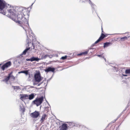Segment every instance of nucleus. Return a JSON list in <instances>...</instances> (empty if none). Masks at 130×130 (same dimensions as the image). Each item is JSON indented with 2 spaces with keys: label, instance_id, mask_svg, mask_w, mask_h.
Listing matches in <instances>:
<instances>
[{
  "label": "nucleus",
  "instance_id": "f257e3e1",
  "mask_svg": "<svg viewBox=\"0 0 130 130\" xmlns=\"http://www.w3.org/2000/svg\"><path fill=\"white\" fill-rule=\"evenodd\" d=\"M7 16L16 22L19 26L22 27L25 31L26 33L27 32H28V34H29V35L28 36L27 35L28 39L26 40V42L28 44V46H29V44H32L33 46V49H35V47L34 44L33 42L35 41L36 39L35 36L32 32L29 27L28 20L24 16L23 17L22 14H20L18 13H17V14L15 17L17 16V17L18 20L17 21L16 19H14V17H11V16L9 15H7Z\"/></svg>",
  "mask_w": 130,
  "mask_h": 130
},
{
  "label": "nucleus",
  "instance_id": "f03ea898",
  "mask_svg": "<svg viewBox=\"0 0 130 130\" xmlns=\"http://www.w3.org/2000/svg\"><path fill=\"white\" fill-rule=\"evenodd\" d=\"M5 7L8 12L10 13V16L12 17L11 16L12 15L13 17V18L15 17L17 14L16 8L15 7L11 6L9 4L7 5L4 0H0V13L4 15L6 14V11L3 10Z\"/></svg>",
  "mask_w": 130,
  "mask_h": 130
},
{
  "label": "nucleus",
  "instance_id": "7ed1b4c3",
  "mask_svg": "<svg viewBox=\"0 0 130 130\" xmlns=\"http://www.w3.org/2000/svg\"><path fill=\"white\" fill-rule=\"evenodd\" d=\"M34 80L33 81L34 85H36L39 83L42 80L43 78L41 76L39 73H37L34 75Z\"/></svg>",
  "mask_w": 130,
  "mask_h": 130
},
{
  "label": "nucleus",
  "instance_id": "20e7f679",
  "mask_svg": "<svg viewBox=\"0 0 130 130\" xmlns=\"http://www.w3.org/2000/svg\"><path fill=\"white\" fill-rule=\"evenodd\" d=\"M43 96H41L39 98H37L35 100L32 101V103H33L34 104H36L37 106H38L42 103L43 100Z\"/></svg>",
  "mask_w": 130,
  "mask_h": 130
},
{
  "label": "nucleus",
  "instance_id": "39448f33",
  "mask_svg": "<svg viewBox=\"0 0 130 130\" xmlns=\"http://www.w3.org/2000/svg\"><path fill=\"white\" fill-rule=\"evenodd\" d=\"M60 121L57 119V125L59 124L61 126L59 127V130H67L68 129L67 124L65 123H60Z\"/></svg>",
  "mask_w": 130,
  "mask_h": 130
},
{
  "label": "nucleus",
  "instance_id": "423d86ee",
  "mask_svg": "<svg viewBox=\"0 0 130 130\" xmlns=\"http://www.w3.org/2000/svg\"><path fill=\"white\" fill-rule=\"evenodd\" d=\"M80 2L83 3H89L92 7V12H93L94 10V8L96 6L92 3L90 0H80Z\"/></svg>",
  "mask_w": 130,
  "mask_h": 130
},
{
  "label": "nucleus",
  "instance_id": "0eeeda50",
  "mask_svg": "<svg viewBox=\"0 0 130 130\" xmlns=\"http://www.w3.org/2000/svg\"><path fill=\"white\" fill-rule=\"evenodd\" d=\"M55 70V68L50 67H46L44 70L45 72L47 73L49 72H54Z\"/></svg>",
  "mask_w": 130,
  "mask_h": 130
},
{
  "label": "nucleus",
  "instance_id": "6e6552de",
  "mask_svg": "<svg viewBox=\"0 0 130 130\" xmlns=\"http://www.w3.org/2000/svg\"><path fill=\"white\" fill-rule=\"evenodd\" d=\"M19 58L18 59V63L19 64L23 63L25 61V58L23 56H20V55L19 56Z\"/></svg>",
  "mask_w": 130,
  "mask_h": 130
},
{
  "label": "nucleus",
  "instance_id": "1a4fd4ad",
  "mask_svg": "<svg viewBox=\"0 0 130 130\" xmlns=\"http://www.w3.org/2000/svg\"><path fill=\"white\" fill-rule=\"evenodd\" d=\"M11 62L10 61H8L3 65L2 67L1 68L3 71H4L5 68H7L10 66H11Z\"/></svg>",
  "mask_w": 130,
  "mask_h": 130
},
{
  "label": "nucleus",
  "instance_id": "9d476101",
  "mask_svg": "<svg viewBox=\"0 0 130 130\" xmlns=\"http://www.w3.org/2000/svg\"><path fill=\"white\" fill-rule=\"evenodd\" d=\"M40 59L38 58V57H32L30 59H26V60L27 61H30L32 62L34 61H38Z\"/></svg>",
  "mask_w": 130,
  "mask_h": 130
},
{
  "label": "nucleus",
  "instance_id": "9b49d317",
  "mask_svg": "<svg viewBox=\"0 0 130 130\" xmlns=\"http://www.w3.org/2000/svg\"><path fill=\"white\" fill-rule=\"evenodd\" d=\"M39 114L40 113L36 111L34 112L31 113L30 115L32 117L36 118H37Z\"/></svg>",
  "mask_w": 130,
  "mask_h": 130
},
{
  "label": "nucleus",
  "instance_id": "f8f14e48",
  "mask_svg": "<svg viewBox=\"0 0 130 130\" xmlns=\"http://www.w3.org/2000/svg\"><path fill=\"white\" fill-rule=\"evenodd\" d=\"M105 37V36L104 35V34H103L102 33L101 36L99 38V39L95 42L94 44H96L97 43H99L100 41L102 40Z\"/></svg>",
  "mask_w": 130,
  "mask_h": 130
},
{
  "label": "nucleus",
  "instance_id": "ddd939ff",
  "mask_svg": "<svg viewBox=\"0 0 130 130\" xmlns=\"http://www.w3.org/2000/svg\"><path fill=\"white\" fill-rule=\"evenodd\" d=\"M21 97L20 99L22 100H23L28 99V95L27 94H20Z\"/></svg>",
  "mask_w": 130,
  "mask_h": 130
},
{
  "label": "nucleus",
  "instance_id": "4468645a",
  "mask_svg": "<svg viewBox=\"0 0 130 130\" xmlns=\"http://www.w3.org/2000/svg\"><path fill=\"white\" fill-rule=\"evenodd\" d=\"M46 116V115L44 113L42 115V117L40 120V122L41 123H42L44 121Z\"/></svg>",
  "mask_w": 130,
  "mask_h": 130
},
{
  "label": "nucleus",
  "instance_id": "2eb2a0df",
  "mask_svg": "<svg viewBox=\"0 0 130 130\" xmlns=\"http://www.w3.org/2000/svg\"><path fill=\"white\" fill-rule=\"evenodd\" d=\"M34 95L33 94H31L29 95H28V99L29 100H31L34 98Z\"/></svg>",
  "mask_w": 130,
  "mask_h": 130
},
{
  "label": "nucleus",
  "instance_id": "dca6fc26",
  "mask_svg": "<svg viewBox=\"0 0 130 130\" xmlns=\"http://www.w3.org/2000/svg\"><path fill=\"white\" fill-rule=\"evenodd\" d=\"M111 44V43L109 42H106L104 43V45L103 46L104 48H105L106 47H108Z\"/></svg>",
  "mask_w": 130,
  "mask_h": 130
},
{
  "label": "nucleus",
  "instance_id": "f3484780",
  "mask_svg": "<svg viewBox=\"0 0 130 130\" xmlns=\"http://www.w3.org/2000/svg\"><path fill=\"white\" fill-rule=\"evenodd\" d=\"M30 49V47H29L28 48H26V49H25L22 53V54H20V56H23V55H25L26 54V53L27 51L29 50Z\"/></svg>",
  "mask_w": 130,
  "mask_h": 130
},
{
  "label": "nucleus",
  "instance_id": "a211bd4d",
  "mask_svg": "<svg viewBox=\"0 0 130 130\" xmlns=\"http://www.w3.org/2000/svg\"><path fill=\"white\" fill-rule=\"evenodd\" d=\"M68 123V124L69 126L71 127H74V125H74V122H67Z\"/></svg>",
  "mask_w": 130,
  "mask_h": 130
},
{
  "label": "nucleus",
  "instance_id": "6ab92c4d",
  "mask_svg": "<svg viewBox=\"0 0 130 130\" xmlns=\"http://www.w3.org/2000/svg\"><path fill=\"white\" fill-rule=\"evenodd\" d=\"M11 77V74H10L8 75V76L6 77L4 80L7 83L8 80Z\"/></svg>",
  "mask_w": 130,
  "mask_h": 130
},
{
  "label": "nucleus",
  "instance_id": "aec40b11",
  "mask_svg": "<svg viewBox=\"0 0 130 130\" xmlns=\"http://www.w3.org/2000/svg\"><path fill=\"white\" fill-rule=\"evenodd\" d=\"M88 53V51H85V52H83L82 53H80L79 54H77V55L78 56H80V55H83V54L85 55V54H87Z\"/></svg>",
  "mask_w": 130,
  "mask_h": 130
},
{
  "label": "nucleus",
  "instance_id": "412c9836",
  "mask_svg": "<svg viewBox=\"0 0 130 130\" xmlns=\"http://www.w3.org/2000/svg\"><path fill=\"white\" fill-rule=\"evenodd\" d=\"M97 56L103 58L105 61H106V59L105 58H104V56L103 55V54H102L100 55H97Z\"/></svg>",
  "mask_w": 130,
  "mask_h": 130
},
{
  "label": "nucleus",
  "instance_id": "4be33fe9",
  "mask_svg": "<svg viewBox=\"0 0 130 130\" xmlns=\"http://www.w3.org/2000/svg\"><path fill=\"white\" fill-rule=\"evenodd\" d=\"M125 73L126 74H130V69L126 70Z\"/></svg>",
  "mask_w": 130,
  "mask_h": 130
},
{
  "label": "nucleus",
  "instance_id": "5701e85b",
  "mask_svg": "<svg viewBox=\"0 0 130 130\" xmlns=\"http://www.w3.org/2000/svg\"><path fill=\"white\" fill-rule=\"evenodd\" d=\"M48 56H49V55H43L42 56V59H45L46 58L48 57Z\"/></svg>",
  "mask_w": 130,
  "mask_h": 130
},
{
  "label": "nucleus",
  "instance_id": "b1692460",
  "mask_svg": "<svg viewBox=\"0 0 130 130\" xmlns=\"http://www.w3.org/2000/svg\"><path fill=\"white\" fill-rule=\"evenodd\" d=\"M127 37H122L121 38V39L122 41H124V40H126L127 39Z\"/></svg>",
  "mask_w": 130,
  "mask_h": 130
},
{
  "label": "nucleus",
  "instance_id": "393cba45",
  "mask_svg": "<svg viewBox=\"0 0 130 130\" xmlns=\"http://www.w3.org/2000/svg\"><path fill=\"white\" fill-rule=\"evenodd\" d=\"M12 87L13 88H14V90L18 89H19V87L17 86H12Z\"/></svg>",
  "mask_w": 130,
  "mask_h": 130
},
{
  "label": "nucleus",
  "instance_id": "a878e982",
  "mask_svg": "<svg viewBox=\"0 0 130 130\" xmlns=\"http://www.w3.org/2000/svg\"><path fill=\"white\" fill-rule=\"evenodd\" d=\"M67 56H64L62 57L61 59H63V60H64L66 59L67 58Z\"/></svg>",
  "mask_w": 130,
  "mask_h": 130
},
{
  "label": "nucleus",
  "instance_id": "bb28decb",
  "mask_svg": "<svg viewBox=\"0 0 130 130\" xmlns=\"http://www.w3.org/2000/svg\"><path fill=\"white\" fill-rule=\"evenodd\" d=\"M11 79L12 80H14L15 79V77L12 75L11 76Z\"/></svg>",
  "mask_w": 130,
  "mask_h": 130
},
{
  "label": "nucleus",
  "instance_id": "cd10ccee",
  "mask_svg": "<svg viewBox=\"0 0 130 130\" xmlns=\"http://www.w3.org/2000/svg\"><path fill=\"white\" fill-rule=\"evenodd\" d=\"M74 125H74V127H78V124H76L75 123H74Z\"/></svg>",
  "mask_w": 130,
  "mask_h": 130
},
{
  "label": "nucleus",
  "instance_id": "c85d7f7f",
  "mask_svg": "<svg viewBox=\"0 0 130 130\" xmlns=\"http://www.w3.org/2000/svg\"><path fill=\"white\" fill-rule=\"evenodd\" d=\"M43 83V82H41L40 83H38L37 84H38V86H39L40 85L42 84Z\"/></svg>",
  "mask_w": 130,
  "mask_h": 130
},
{
  "label": "nucleus",
  "instance_id": "c756f323",
  "mask_svg": "<svg viewBox=\"0 0 130 130\" xmlns=\"http://www.w3.org/2000/svg\"><path fill=\"white\" fill-rule=\"evenodd\" d=\"M117 119H115V120H114L112 122H111V123H115L116 121L117 120Z\"/></svg>",
  "mask_w": 130,
  "mask_h": 130
},
{
  "label": "nucleus",
  "instance_id": "7c9ffc66",
  "mask_svg": "<svg viewBox=\"0 0 130 130\" xmlns=\"http://www.w3.org/2000/svg\"><path fill=\"white\" fill-rule=\"evenodd\" d=\"M122 77L123 76H127V75H126V74H122Z\"/></svg>",
  "mask_w": 130,
  "mask_h": 130
},
{
  "label": "nucleus",
  "instance_id": "2f4dec72",
  "mask_svg": "<svg viewBox=\"0 0 130 130\" xmlns=\"http://www.w3.org/2000/svg\"><path fill=\"white\" fill-rule=\"evenodd\" d=\"M52 56L51 55H49V56H48V57H50V58H51L52 57Z\"/></svg>",
  "mask_w": 130,
  "mask_h": 130
},
{
  "label": "nucleus",
  "instance_id": "473e14b6",
  "mask_svg": "<svg viewBox=\"0 0 130 130\" xmlns=\"http://www.w3.org/2000/svg\"><path fill=\"white\" fill-rule=\"evenodd\" d=\"M19 73H24V71H22V72H19Z\"/></svg>",
  "mask_w": 130,
  "mask_h": 130
},
{
  "label": "nucleus",
  "instance_id": "72a5a7b5",
  "mask_svg": "<svg viewBox=\"0 0 130 130\" xmlns=\"http://www.w3.org/2000/svg\"><path fill=\"white\" fill-rule=\"evenodd\" d=\"M121 115H120L119 116H118V117L117 118V119H118V118H119V117H120V116Z\"/></svg>",
  "mask_w": 130,
  "mask_h": 130
},
{
  "label": "nucleus",
  "instance_id": "f704fd0d",
  "mask_svg": "<svg viewBox=\"0 0 130 130\" xmlns=\"http://www.w3.org/2000/svg\"><path fill=\"white\" fill-rule=\"evenodd\" d=\"M102 32H103V29H102Z\"/></svg>",
  "mask_w": 130,
  "mask_h": 130
},
{
  "label": "nucleus",
  "instance_id": "c9c22d12",
  "mask_svg": "<svg viewBox=\"0 0 130 130\" xmlns=\"http://www.w3.org/2000/svg\"><path fill=\"white\" fill-rule=\"evenodd\" d=\"M34 4V3H32L31 5V6H32V5L33 4Z\"/></svg>",
  "mask_w": 130,
  "mask_h": 130
},
{
  "label": "nucleus",
  "instance_id": "e433bc0d",
  "mask_svg": "<svg viewBox=\"0 0 130 130\" xmlns=\"http://www.w3.org/2000/svg\"><path fill=\"white\" fill-rule=\"evenodd\" d=\"M1 64H0V66L1 65Z\"/></svg>",
  "mask_w": 130,
  "mask_h": 130
}]
</instances>
